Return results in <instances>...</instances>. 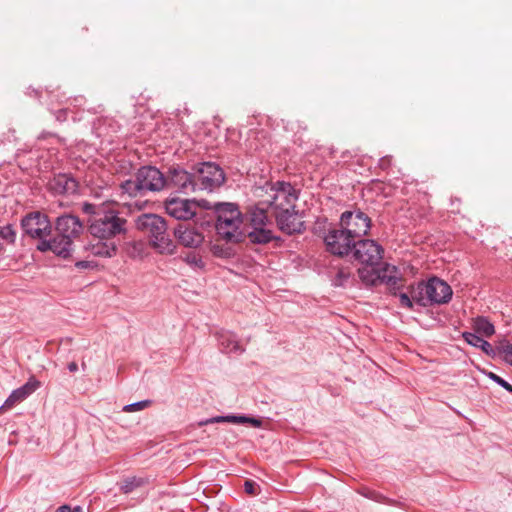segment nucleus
<instances>
[{"mask_svg": "<svg viewBox=\"0 0 512 512\" xmlns=\"http://www.w3.org/2000/svg\"><path fill=\"white\" fill-rule=\"evenodd\" d=\"M24 232L39 241L45 239L51 233V223L48 217L41 212H33L23 218L21 222Z\"/></svg>", "mask_w": 512, "mask_h": 512, "instance_id": "10", "label": "nucleus"}, {"mask_svg": "<svg viewBox=\"0 0 512 512\" xmlns=\"http://www.w3.org/2000/svg\"><path fill=\"white\" fill-rule=\"evenodd\" d=\"M379 283L386 284L391 289H396L398 282L400 281V274L398 269L394 265L385 264L383 267L378 269Z\"/></svg>", "mask_w": 512, "mask_h": 512, "instance_id": "23", "label": "nucleus"}, {"mask_svg": "<svg viewBox=\"0 0 512 512\" xmlns=\"http://www.w3.org/2000/svg\"><path fill=\"white\" fill-rule=\"evenodd\" d=\"M356 240L342 228L333 227L324 235V243L327 250L333 255H349Z\"/></svg>", "mask_w": 512, "mask_h": 512, "instance_id": "8", "label": "nucleus"}, {"mask_svg": "<svg viewBox=\"0 0 512 512\" xmlns=\"http://www.w3.org/2000/svg\"><path fill=\"white\" fill-rule=\"evenodd\" d=\"M177 241L188 248H198L204 241V235L199 228L186 224H178L174 229Z\"/></svg>", "mask_w": 512, "mask_h": 512, "instance_id": "15", "label": "nucleus"}, {"mask_svg": "<svg viewBox=\"0 0 512 512\" xmlns=\"http://www.w3.org/2000/svg\"><path fill=\"white\" fill-rule=\"evenodd\" d=\"M146 481L143 478L136 476H129L124 478L118 483L119 489L124 494H130L136 491L138 488L144 486Z\"/></svg>", "mask_w": 512, "mask_h": 512, "instance_id": "30", "label": "nucleus"}, {"mask_svg": "<svg viewBox=\"0 0 512 512\" xmlns=\"http://www.w3.org/2000/svg\"><path fill=\"white\" fill-rule=\"evenodd\" d=\"M384 250L374 240L360 239L355 242L350 254L363 265L376 266L383 258Z\"/></svg>", "mask_w": 512, "mask_h": 512, "instance_id": "9", "label": "nucleus"}, {"mask_svg": "<svg viewBox=\"0 0 512 512\" xmlns=\"http://www.w3.org/2000/svg\"><path fill=\"white\" fill-rule=\"evenodd\" d=\"M76 266L79 268H88V267H90V262L89 261H79L76 263Z\"/></svg>", "mask_w": 512, "mask_h": 512, "instance_id": "44", "label": "nucleus"}, {"mask_svg": "<svg viewBox=\"0 0 512 512\" xmlns=\"http://www.w3.org/2000/svg\"><path fill=\"white\" fill-rule=\"evenodd\" d=\"M68 108L59 109L56 113V119L60 122L65 121L67 119Z\"/></svg>", "mask_w": 512, "mask_h": 512, "instance_id": "41", "label": "nucleus"}, {"mask_svg": "<svg viewBox=\"0 0 512 512\" xmlns=\"http://www.w3.org/2000/svg\"><path fill=\"white\" fill-rule=\"evenodd\" d=\"M389 158L388 157H383L381 160H380V166L382 168H386L387 165L389 164Z\"/></svg>", "mask_w": 512, "mask_h": 512, "instance_id": "45", "label": "nucleus"}, {"mask_svg": "<svg viewBox=\"0 0 512 512\" xmlns=\"http://www.w3.org/2000/svg\"><path fill=\"white\" fill-rule=\"evenodd\" d=\"M150 403H151L150 400H142V401L134 402L131 404H127L123 407V411L128 412V413L135 412V411H141V410H144L145 408H147L150 405Z\"/></svg>", "mask_w": 512, "mask_h": 512, "instance_id": "35", "label": "nucleus"}, {"mask_svg": "<svg viewBox=\"0 0 512 512\" xmlns=\"http://www.w3.org/2000/svg\"><path fill=\"white\" fill-rule=\"evenodd\" d=\"M72 512H83V509L80 506H76L72 509Z\"/></svg>", "mask_w": 512, "mask_h": 512, "instance_id": "47", "label": "nucleus"}, {"mask_svg": "<svg viewBox=\"0 0 512 512\" xmlns=\"http://www.w3.org/2000/svg\"><path fill=\"white\" fill-rule=\"evenodd\" d=\"M217 340L221 349L226 353H242L244 351L236 335L230 331L219 332L217 334Z\"/></svg>", "mask_w": 512, "mask_h": 512, "instance_id": "22", "label": "nucleus"}, {"mask_svg": "<svg viewBox=\"0 0 512 512\" xmlns=\"http://www.w3.org/2000/svg\"><path fill=\"white\" fill-rule=\"evenodd\" d=\"M40 387V382L35 378H30L29 381L20 388L12 391L0 409L12 408L16 403L23 401L34 391Z\"/></svg>", "mask_w": 512, "mask_h": 512, "instance_id": "19", "label": "nucleus"}, {"mask_svg": "<svg viewBox=\"0 0 512 512\" xmlns=\"http://www.w3.org/2000/svg\"><path fill=\"white\" fill-rule=\"evenodd\" d=\"M49 187L55 194H73L77 191V182L68 174H58L50 180Z\"/></svg>", "mask_w": 512, "mask_h": 512, "instance_id": "21", "label": "nucleus"}, {"mask_svg": "<svg viewBox=\"0 0 512 512\" xmlns=\"http://www.w3.org/2000/svg\"><path fill=\"white\" fill-rule=\"evenodd\" d=\"M451 287L443 280L432 277L426 282H420L412 292L417 304L426 307L433 304H446L452 298Z\"/></svg>", "mask_w": 512, "mask_h": 512, "instance_id": "4", "label": "nucleus"}, {"mask_svg": "<svg viewBox=\"0 0 512 512\" xmlns=\"http://www.w3.org/2000/svg\"><path fill=\"white\" fill-rule=\"evenodd\" d=\"M74 101L80 103L82 101V98L81 97L80 98H75Z\"/></svg>", "mask_w": 512, "mask_h": 512, "instance_id": "48", "label": "nucleus"}, {"mask_svg": "<svg viewBox=\"0 0 512 512\" xmlns=\"http://www.w3.org/2000/svg\"><path fill=\"white\" fill-rule=\"evenodd\" d=\"M46 139H48V140H49V143H50L51 145H55V144H60V143H61V139H60L58 136H56V135H54V134H52V133H42V134L38 137V144H37V145H38V149L43 148V147H42V145H41V142H42L43 140H46Z\"/></svg>", "mask_w": 512, "mask_h": 512, "instance_id": "36", "label": "nucleus"}, {"mask_svg": "<svg viewBox=\"0 0 512 512\" xmlns=\"http://www.w3.org/2000/svg\"><path fill=\"white\" fill-rule=\"evenodd\" d=\"M84 248L93 256L111 258L116 254L117 243L115 240L111 239L94 238V240L88 243Z\"/></svg>", "mask_w": 512, "mask_h": 512, "instance_id": "18", "label": "nucleus"}, {"mask_svg": "<svg viewBox=\"0 0 512 512\" xmlns=\"http://www.w3.org/2000/svg\"><path fill=\"white\" fill-rule=\"evenodd\" d=\"M58 512H72V508L67 505H63L59 507Z\"/></svg>", "mask_w": 512, "mask_h": 512, "instance_id": "46", "label": "nucleus"}, {"mask_svg": "<svg viewBox=\"0 0 512 512\" xmlns=\"http://www.w3.org/2000/svg\"><path fill=\"white\" fill-rule=\"evenodd\" d=\"M229 422L234 424H250L253 427L259 428L262 426V420L255 417L245 415H225L215 416L199 422V426H204L212 423Z\"/></svg>", "mask_w": 512, "mask_h": 512, "instance_id": "20", "label": "nucleus"}, {"mask_svg": "<svg viewBox=\"0 0 512 512\" xmlns=\"http://www.w3.org/2000/svg\"><path fill=\"white\" fill-rule=\"evenodd\" d=\"M298 200L296 189L287 182L277 181L270 188L269 198L265 203L274 210V215L281 211L295 209V203Z\"/></svg>", "mask_w": 512, "mask_h": 512, "instance_id": "6", "label": "nucleus"}, {"mask_svg": "<svg viewBox=\"0 0 512 512\" xmlns=\"http://www.w3.org/2000/svg\"><path fill=\"white\" fill-rule=\"evenodd\" d=\"M136 227L149 237L152 246L160 253H174L175 246L167 233L164 218L156 214H142L136 219Z\"/></svg>", "mask_w": 512, "mask_h": 512, "instance_id": "2", "label": "nucleus"}, {"mask_svg": "<svg viewBox=\"0 0 512 512\" xmlns=\"http://www.w3.org/2000/svg\"><path fill=\"white\" fill-rule=\"evenodd\" d=\"M249 216L251 227H262L271 225L266 210L260 206L252 207L249 210Z\"/></svg>", "mask_w": 512, "mask_h": 512, "instance_id": "26", "label": "nucleus"}, {"mask_svg": "<svg viewBox=\"0 0 512 512\" xmlns=\"http://www.w3.org/2000/svg\"><path fill=\"white\" fill-rule=\"evenodd\" d=\"M136 175L145 193L161 191L166 187L165 175L154 166H142L137 170Z\"/></svg>", "mask_w": 512, "mask_h": 512, "instance_id": "13", "label": "nucleus"}, {"mask_svg": "<svg viewBox=\"0 0 512 512\" xmlns=\"http://www.w3.org/2000/svg\"><path fill=\"white\" fill-rule=\"evenodd\" d=\"M165 180L166 187L176 188L185 194L196 192L193 169L192 172H187L179 166L170 167Z\"/></svg>", "mask_w": 512, "mask_h": 512, "instance_id": "12", "label": "nucleus"}, {"mask_svg": "<svg viewBox=\"0 0 512 512\" xmlns=\"http://www.w3.org/2000/svg\"><path fill=\"white\" fill-rule=\"evenodd\" d=\"M358 276L365 285H377L379 281L378 269L365 265L357 270Z\"/></svg>", "mask_w": 512, "mask_h": 512, "instance_id": "29", "label": "nucleus"}, {"mask_svg": "<svg viewBox=\"0 0 512 512\" xmlns=\"http://www.w3.org/2000/svg\"><path fill=\"white\" fill-rule=\"evenodd\" d=\"M247 236L250 242L254 244H266L275 238L269 226L251 227Z\"/></svg>", "mask_w": 512, "mask_h": 512, "instance_id": "25", "label": "nucleus"}, {"mask_svg": "<svg viewBox=\"0 0 512 512\" xmlns=\"http://www.w3.org/2000/svg\"><path fill=\"white\" fill-rule=\"evenodd\" d=\"M2 249H3V247H2V245L0 244V253L2 252Z\"/></svg>", "mask_w": 512, "mask_h": 512, "instance_id": "50", "label": "nucleus"}, {"mask_svg": "<svg viewBox=\"0 0 512 512\" xmlns=\"http://www.w3.org/2000/svg\"><path fill=\"white\" fill-rule=\"evenodd\" d=\"M217 220V234L227 242H239L242 240L244 233L241 230L242 213L235 203L218 202L213 206Z\"/></svg>", "mask_w": 512, "mask_h": 512, "instance_id": "1", "label": "nucleus"}, {"mask_svg": "<svg viewBox=\"0 0 512 512\" xmlns=\"http://www.w3.org/2000/svg\"><path fill=\"white\" fill-rule=\"evenodd\" d=\"M351 278V273L348 270L340 269L334 279L335 286H346Z\"/></svg>", "mask_w": 512, "mask_h": 512, "instance_id": "34", "label": "nucleus"}, {"mask_svg": "<svg viewBox=\"0 0 512 512\" xmlns=\"http://www.w3.org/2000/svg\"><path fill=\"white\" fill-rule=\"evenodd\" d=\"M487 376L489 377V379H491L492 381L497 383L499 386L504 388L506 391L512 392V385H510L506 380H504L497 374H495L493 372H489V373H487Z\"/></svg>", "mask_w": 512, "mask_h": 512, "instance_id": "37", "label": "nucleus"}, {"mask_svg": "<svg viewBox=\"0 0 512 512\" xmlns=\"http://www.w3.org/2000/svg\"><path fill=\"white\" fill-rule=\"evenodd\" d=\"M182 259L194 271H201L205 268L201 255L196 252H189Z\"/></svg>", "mask_w": 512, "mask_h": 512, "instance_id": "31", "label": "nucleus"}, {"mask_svg": "<svg viewBox=\"0 0 512 512\" xmlns=\"http://www.w3.org/2000/svg\"><path fill=\"white\" fill-rule=\"evenodd\" d=\"M462 337L469 345L480 348L485 354L489 356L496 354L495 349L483 336H479L473 332H463Z\"/></svg>", "mask_w": 512, "mask_h": 512, "instance_id": "24", "label": "nucleus"}, {"mask_svg": "<svg viewBox=\"0 0 512 512\" xmlns=\"http://www.w3.org/2000/svg\"><path fill=\"white\" fill-rule=\"evenodd\" d=\"M126 220L119 216L118 211L107 207L89 220V232L97 239H111L125 233Z\"/></svg>", "mask_w": 512, "mask_h": 512, "instance_id": "3", "label": "nucleus"}, {"mask_svg": "<svg viewBox=\"0 0 512 512\" xmlns=\"http://www.w3.org/2000/svg\"><path fill=\"white\" fill-rule=\"evenodd\" d=\"M55 230L62 237L69 236V240L73 241L82 232L83 225L78 217L66 214L56 219Z\"/></svg>", "mask_w": 512, "mask_h": 512, "instance_id": "17", "label": "nucleus"}, {"mask_svg": "<svg viewBox=\"0 0 512 512\" xmlns=\"http://www.w3.org/2000/svg\"><path fill=\"white\" fill-rule=\"evenodd\" d=\"M338 226L357 241L368 234L371 219L360 209L348 210L341 214Z\"/></svg>", "mask_w": 512, "mask_h": 512, "instance_id": "7", "label": "nucleus"}, {"mask_svg": "<svg viewBox=\"0 0 512 512\" xmlns=\"http://www.w3.org/2000/svg\"><path fill=\"white\" fill-rule=\"evenodd\" d=\"M198 205L194 200L170 197L165 201V210L171 217L187 221L192 219L197 212Z\"/></svg>", "mask_w": 512, "mask_h": 512, "instance_id": "11", "label": "nucleus"}, {"mask_svg": "<svg viewBox=\"0 0 512 512\" xmlns=\"http://www.w3.org/2000/svg\"><path fill=\"white\" fill-rule=\"evenodd\" d=\"M0 237L8 243H14L16 240V231L13 225L8 224L0 228Z\"/></svg>", "mask_w": 512, "mask_h": 512, "instance_id": "33", "label": "nucleus"}, {"mask_svg": "<svg viewBox=\"0 0 512 512\" xmlns=\"http://www.w3.org/2000/svg\"><path fill=\"white\" fill-rule=\"evenodd\" d=\"M49 152H51L54 148L47 147L46 148Z\"/></svg>", "mask_w": 512, "mask_h": 512, "instance_id": "49", "label": "nucleus"}, {"mask_svg": "<svg viewBox=\"0 0 512 512\" xmlns=\"http://www.w3.org/2000/svg\"><path fill=\"white\" fill-rule=\"evenodd\" d=\"M73 241L69 240V236L62 237V235L56 233L51 239H42L37 244V249L41 252L51 251L55 255L67 258L71 255Z\"/></svg>", "mask_w": 512, "mask_h": 512, "instance_id": "14", "label": "nucleus"}, {"mask_svg": "<svg viewBox=\"0 0 512 512\" xmlns=\"http://www.w3.org/2000/svg\"><path fill=\"white\" fill-rule=\"evenodd\" d=\"M139 180L137 179V175H135V179H128L121 183L120 188L123 195H128L129 197H137L143 196L145 191L143 187H141Z\"/></svg>", "mask_w": 512, "mask_h": 512, "instance_id": "27", "label": "nucleus"}, {"mask_svg": "<svg viewBox=\"0 0 512 512\" xmlns=\"http://www.w3.org/2000/svg\"><path fill=\"white\" fill-rule=\"evenodd\" d=\"M400 305L406 307L408 309L413 308V302L415 301L413 297L408 296L406 293H401L399 295Z\"/></svg>", "mask_w": 512, "mask_h": 512, "instance_id": "39", "label": "nucleus"}, {"mask_svg": "<svg viewBox=\"0 0 512 512\" xmlns=\"http://www.w3.org/2000/svg\"><path fill=\"white\" fill-rule=\"evenodd\" d=\"M367 497L375 500V501H380L382 499V496L377 494L376 492H370L368 495H366Z\"/></svg>", "mask_w": 512, "mask_h": 512, "instance_id": "42", "label": "nucleus"}, {"mask_svg": "<svg viewBox=\"0 0 512 512\" xmlns=\"http://www.w3.org/2000/svg\"><path fill=\"white\" fill-rule=\"evenodd\" d=\"M193 170L196 191L206 190L212 192L225 181V174L218 164L203 162L194 166Z\"/></svg>", "mask_w": 512, "mask_h": 512, "instance_id": "5", "label": "nucleus"}, {"mask_svg": "<svg viewBox=\"0 0 512 512\" xmlns=\"http://www.w3.org/2000/svg\"><path fill=\"white\" fill-rule=\"evenodd\" d=\"M497 351L506 363L512 364V343L506 340L500 342Z\"/></svg>", "mask_w": 512, "mask_h": 512, "instance_id": "32", "label": "nucleus"}, {"mask_svg": "<svg viewBox=\"0 0 512 512\" xmlns=\"http://www.w3.org/2000/svg\"><path fill=\"white\" fill-rule=\"evenodd\" d=\"M257 484L252 480H246L244 483V491L249 495H255L257 493Z\"/></svg>", "mask_w": 512, "mask_h": 512, "instance_id": "40", "label": "nucleus"}, {"mask_svg": "<svg viewBox=\"0 0 512 512\" xmlns=\"http://www.w3.org/2000/svg\"><path fill=\"white\" fill-rule=\"evenodd\" d=\"M106 208L107 207L104 205L96 206L90 203H84L82 205L83 212L90 214L92 216L91 218H93L96 215V213L100 212L101 210H105Z\"/></svg>", "mask_w": 512, "mask_h": 512, "instance_id": "38", "label": "nucleus"}, {"mask_svg": "<svg viewBox=\"0 0 512 512\" xmlns=\"http://www.w3.org/2000/svg\"><path fill=\"white\" fill-rule=\"evenodd\" d=\"M67 368L70 372H76L78 370V365L76 362H71L68 364Z\"/></svg>", "mask_w": 512, "mask_h": 512, "instance_id": "43", "label": "nucleus"}, {"mask_svg": "<svg viewBox=\"0 0 512 512\" xmlns=\"http://www.w3.org/2000/svg\"><path fill=\"white\" fill-rule=\"evenodd\" d=\"M275 218L279 229L286 234L300 233L304 229L302 216L295 209L278 212Z\"/></svg>", "mask_w": 512, "mask_h": 512, "instance_id": "16", "label": "nucleus"}, {"mask_svg": "<svg viewBox=\"0 0 512 512\" xmlns=\"http://www.w3.org/2000/svg\"><path fill=\"white\" fill-rule=\"evenodd\" d=\"M474 333L483 337H490L495 333L494 325L485 317L478 316L473 320Z\"/></svg>", "mask_w": 512, "mask_h": 512, "instance_id": "28", "label": "nucleus"}]
</instances>
